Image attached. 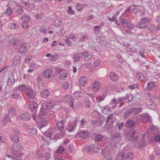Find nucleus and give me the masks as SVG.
Returning a JSON list of instances; mask_svg holds the SVG:
<instances>
[{
    "label": "nucleus",
    "mask_w": 160,
    "mask_h": 160,
    "mask_svg": "<svg viewBox=\"0 0 160 160\" xmlns=\"http://www.w3.org/2000/svg\"><path fill=\"white\" fill-rule=\"evenodd\" d=\"M128 20L126 17L124 16V14H122V15L119 17L118 19L116 20L115 21V23L118 26H120L121 24L122 26L123 27L125 25L127 22Z\"/></svg>",
    "instance_id": "f257e3e1"
},
{
    "label": "nucleus",
    "mask_w": 160,
    "mask_h": 160,
    "mask_svg": "<svg viewBox=\"0 0 160 160\" xmlns=\"http://www.w3.org/2000/svg\"><path fill=\"white\" fill-rule=\"evenodd\" d=\"M16 114V110L13 107H11L8 110V115L6 116L4 118V120H6L7 122H11V120L10 118L13 116L15 115Z\"/></svg>",
    "instance_id": "f03ea898"
},
{
    "label": "nucleus",
    "mask_w": 160,
    "mask_h": 160,
    "mask_svg": "<svg viewBox=\"0 0 160 160\" xmlns=\"http://www.w3.org/2000/svg\"><path fill=\"white\" fill-rule=\"evenodd\" d=\"M41 107L38 116L40 118H42L43 116H45L48 113V109L43 104H41Z\"/></svg>",
    "instance_id": "7ed1b4c3"
},
{
    "label": "nucleus",
    "mask_w": 160,
    "mask_h": 160,
    "mask_svg": "<svg viewBox=\"0 0 160 160\" xmlns=\"http://www.w3.org/2000/svg\"><path fill=\"white\" fill-rule=\"evenodd\" d=\"M18 49L20 53L25 54V52L27 51L26 43H22L18 46Z\"/></svg>",
    "instance_id": "20e7f679"
},
{
    "label": "nucleus",
    "mask_w": 160,
    "mask_h": 160,
    "mask_svg": "<svg viewBox=\"0 0 160 160\" xmlns=\"http://www.w3.org/2000/svg\"><path fill=\"white\" fill-rule=\"evenodd\" d=\"M32 117V115L28 112H26L20 115V118L23 121H28Z\"/></svg>",
    "instance_id": "39448f33"
},
{
    "label": "nucleus",
    "mask_w": 160,
    "mask_h": 160,
    "mask_svg": "<svg viewBox=\"0 0 160 160\" xmlns=\"http://www.w3.org/2000/svg\"><path fill=\"white\" fill-rule=\"evenodd\" d=\"M142 116V119L143 121L145 122H149V123L152 122L151 118L148 113H143Z\"/></svg>",
    "instance_id": "423d86ee"
},
{
    "label": "nucleus",
    "mask_w": 160,
    "mask_h": 160,
    "mask_svg": "<svg viewBox=\"0 0 160 160\" xmlns=\"http://www.w3.org/2000/svg\"><path fill=\"white\" fill-rule=\"evenodd\" d=\"M100 84L98 81H95L92 84V89L94 92H98L100 89Z\"/></svg>",
    "instance_id": "0eeeda50"
},
{
    "label": "nucleus",
    "mask_w": 160,
    "mask_h": 160,
    "mask_svg": "<svg viewBox=\"0 0 160 160\" xmlns=\"http://www.w3.org/2000/svg\"><path fill=\"white\" fill-rule=\"evenodd\" d=\"M42 104L48 110L52 108L55 105L54 102L52 100L49 101L46 103H43Z\"/></svg>",
    "instance_id": "6e6552de"
},
{
    "label": "nucleus",
    "mask_w": 160,
    "mask_h": 160,
    "mask_svg": "<svg viewBox=\"0 0 160 160\" xmlns=\"http://www.w3.org/2000/svg\"><path fill=\"white\" fill-rule=\"evenodd\" d=\"M122 137V134L121 133L114 134L112 137V139L115 142L118 143L121 141Z\"/></svg>",
    "instance_id": "1a4fd4ad"
},
{
    "label": "nucleus",
    "mask_w": 160,
    "mask_h": 160,
    "mask_svg": "<svg viewBox=\"0 0 160 160\" xmlns=\"http://www.w3.org/2000/svg\"><path fill=\"white\" fill-rule=\"evenodd\" d=\"M12 150L13 152L14 151L15 152L17 151H20L23 149V147L18 144H13L12 146Z\"/></svg>",
    "instance_id": "9d476101"
},
{
    "label": "nucleus",
    "mask_w": 160,
    "mask_h": 160,
    "mask_svg": "<svg viewBox=\"0 0 160 160\" xmlns=\"http://www.w3.org/2000/svg\"><path fill=\"white\" fill-rule=\"evenodd\" d=\"M123 160H132L134 156L133 153L132 152L126 154L123 153Z\"/></svg>",
    "instance_id": "9b49d317"
},
{
    "label": "nucleus",
    "mask_w": 160,
    "mask_h": 160,
    "mask_svg": "<svg viewBox=\"0 0 160 160\" xmlns=\"http://www.w3.org/2000/svg\"><path fill=\"white\" fill-rule=\"evenodd\" d=\"M109 77L112 81H117L118 78V75L114 72H111L109 75Z\"/></svg>",
    "instance_id": "f8f14e48"
},
{
    "label": "nucleus",
    "mask_w": 160,
    "mask_h": 160,
    "mask_svg": "<svg viewBox=\"0 0 160 160\" xmlns=\"http://www.w3.org/2000/svg\"><path fill=\"white\" fill-rule=\"evenodd\" d=\"M29 107L30 109L35 112L36 111L38 108L37 103L35 102L32 101L29 104Z\"/></svg>",
    "instance_id": "ddd939ff"
},
{
    "label": "nucleus",
    "mask_w": 160,
    "mask_h": 160,
    "mask_svg": "<svg viewBox=\"0 0 160 160\" xmlns=\"http://www.w3.org/2000/svg\"><path fill=\"white\" fill-rule=\"evenodd\" d=\"M64 70L63 69L59 68V69L57 71V72L60 73L59 75V78L61 79H65L67 76V74L65 72H62Z\"/></svg>",
    "instance_id": "4468645a"
},
{
    "label": "nucleus",
    "mask_w": 160,
    "mask_h": 160,
    "mask_svg": "<svg viewBox=\"0 0 160 160\" xmlns=\"http://www.w3.org/2000/svg\"><path fill=\"white\" fill-rule=\"evenodd\" d=\"M21 60V57L18 55H16L13 59L12 63L14 64L13 67H15L14 65L18 63L20 64Z\"/></svg>",
    "instance_id": "2eb2a0df"
},
{
    "label": "nucleus",
    "mask_w": 160,
    "mask_h": 160,
    "mask_svg": "<svg viewBox=\"0 0 160 160\" xmlns=\"http://www.w3.org/2000/svg\"><path fill=\"white\" fill-rule=\"evenodd\" d=\"M23 155V154L22 153H17L16 152H13V159L20 160L22 157Z\"/></svg>",
    "instance_id": "dca6fc26"
},
{
    "label": "nucleus",
    "mask_w": 160,
    "mask_h": 160,
    "mask_svg": "<svg viewBox=\"0 0 160 160\" xmlns=\"http://www.w3.org/2000/svg\"><path fill=\"white\" fill-rule=\"evenodd\" d=\"M94 139L95 142H100L102 141L103 138L102 135L98 133H95L94 134Z\"/></svg>",
    "instance_id": "f3484780"
},
{
    "label": "nucleus",
    "mask_w": 160,
    "mask_h": 160,
    "mask_svg": "<svg viewBox=\"0 0 160 160\" xmlns=\"http://www.w3.org/2000/svg\"><path fill=\"white\" fill-rule=\"evenodd\" d=\"M19 90H17V89H14L13 92L12 93L11 97L12 98H17L19 96Z\"/></svg>",
    "instance_id": "a211bd4d"
},
{
    "label": "nucleus",
    "mask_w": 160,
    "mask_h": 160,
    "mask_svg": "<svg viewBox=\"0 0 160 160\" xmlns=\"http://www.w3.org/2000/svg\"><path fill=\"white\" fill-rule=\"evenodd\" d=\"M125 126L126 128H131L135 126V125L132 120L129 119L127 121L125 124Z\"/></svg>",
    "instance_id": "6ab92c4d"
},
{
    "label": "nucleus",
    "mask_w": 160,
    "mask_h": 160,
    "mask_svg": "<svg viewBox=\"0 0 160 160\" xmlns=\"http://www.w3.org/2000/svg\"><path fill=\"white\" fill-rule=\"evenodd\" d=\"M52 74L51 70L49 69H47L45 70L43 74V76L47 78H50Z\"/></svg>",
    "instance_id": "aec40b11"
},
{
    "label": "nucleus",
    "mask_w": 160,
    "mask_h": 160,
    "mask_svg": "<svg viewBox=\"0 0 160 160\" xmlns=\"http://www.w3.org/2000/svg\"><path fill=\"white\" fill-rule=\"evenodd\" d=\"M28 91L27 92V94L28 95L29 98H33L35 96V94L33 92L32 89L31 88H27Z\"/></svg>",
    "instance_id": "412c9836"
},
{
    "label": "nucleus",
    "mask_w": 160,
    "mask_h": 160,
    "mask_svg": "<svg viewBox=\"0 0 160 160\" xmlns=\"http://www.w3.org/2000/svg\"><path fill=\"white\" fill-rule=\"evenodd\" d=\"M49 92L47 89L42 90L40 93L41 96L43 98H47L49 95Z\"/></svg>",
    "instance_id": "4be33fe9"
},
{
    "label": "nucleus",
    "mask_w": 160,
    "mask_h": 160,
    "mask_svg": "<svg viewBox=\"0 0 160 160\" xmlns=\"http://www.w3.org/2000/svg\"><path fill=\"white\" fill-rule=\"evenodd\" d=\"M156 87V84L153 82H149L147 83V88L148 90H152Z\"/></svg>",
    "instance_id": "5701e85b"
},
{
    "label": "nucleus",
    "mask_w": 160,
    "mask_h": 160,
    "mask_svg": "<svg viewBox=\"0 0 160 160\" xmlns=\"http://www.w3.org/2000/svg\"><path fill=\"white\" fill-rule=\"evenodd\" d=\"M92 150L93 152L95 153H98L100 151V147L96 143L92 146Z\"/></svg>",
    "instance_id": "b1692460"
},
{
    "label": "nucleus",
    "mask_w": 160,
    "mask_h": 160,
    "mask_svg": "<svg viewBox=\"0 0 160 160\" xmlns=\"http://www.w3.org/2000/svg\"><path fill=\"white\" fill-rule=\"evenodd\" d=\"M148 102L147 103V106L148 108L151 109H155L156 108V105L153 102L150 100H148Z\"/></svg>",
    "instance_id": "393cba45"
},
{
    "label": "nucleus",
    "mask_w": 160,
    "mask_h": 160,
    "mask_svg": "<svg viewBox=\"0 0 160 160\" xmlns=\"http://www.w3.org/2000/svg\"><path fill=\"white\" fill-rule=\"evenodd\" d=\"M78 136L80 138H86L88 136V132L85 131H81L78 133Z\"/></svg>",
    "instance_id": "a878e982"
},
{
    "label": "nucleus",
    "mask_w": 160,
    "mask_h": 160,
    "mask_svg": "<svg viewBox=\"0 0 160 160\" xmlns=\"http://www.w3.org/2000/svg\"><path fill=\"white\" fill-rule=\"evenodd\" d=\"M14 82L15 79L13 76H12L8 78L7 82L8 85V86H12L14 84Z\"/></svg>",
    "instance_id": "bb28decb"
},
{
    "label": "nucleus",
    "mask_w": 160,
    "mask_h": 160,
    "mask_svg": "<svg viewBox=\"0 0 160 160\" xmlns=\"http://www.w3.org/2000/svg\"><path fill=\"white\" fill-rule=\"evenodd\" d=\"M137 26L138 28L141 29H144L146 28L147 27V25L146 23L141 22L137 23Z\"/></svg>",
    "instance_id": "cd10ccee"
},
{
    "label": "nucleus",
    "mask_w": 160,
    "mask_h": 160,
    "mask_svg": "<svg viewBox=\"0 0 160 160\" xmlns=\"http://www.w3.org/2000/svg\"><path fill=\"white\" fill-rule=\"evenodd\" d=\"M132 113L133 111H132L131 108L128 110L124 115V119H127V118L129 117L131 114Z\"/></svg>",
    "instance_id": "c85d7f7f"
},
{
    "label": "nucleus",
    "mask_w": 160,
    "mask_h": 160,
    "mask_svg": "<svg viewBox=\"0 0 160 160\" xmlns=\"http://www.w3.org/2000/svg\"><path fill=\"white\" fill-rule=\"evenodd\" d=\"M136 76L137 77L140 81H143L144 82L146 81L147 79L142 74H137Z\"/></svg>",
    "instance_id": "c756f323"
},
{
    "label": "nucleus",
    "mask_w": 160,
    "mask_h": 160,
    "mask_svg": "<svg viewBox=\"0 0 160 160\" xmlns=\"http://www.w3.org/2000/svg\"><path fill=\"white\" fill-rule=\"evenodd\" d=\"M87 79L85 77H83L79 79V83L81 85L84 86L86 84Z\"/></svg>",
    "instance_id": "7c9ffc66"
},
{
    "label": "nucleus",
    "mask_w": 160,
    "mask_h": 160,
    "mask_svg": "<svg viewBox=\"0 0 160 160\" xmlns=\"http://www.w3.org/2000/svg\"><path fill=\"white\" fill-rule=\"evenodd\" d=\"M11 139L13 142L17 143L19 141V136L17 135H12Z\"/></svg>",
    "instance_id": "2f4dec72"
},
{
    "label": "nucleus",
    "mask_w": 160,
    "mask_h": 160,
    "mask_svg": "<svg viewBox=\"0 0 160 160\" xmlns=\"http://www.w3.org/2000/svg\"><path fill=\"white\" fill-rule=\"evenodd\" d=\"M47 124L46 120L45 119H42L39 122V127L41 128L47 125Z\"/></svg>",
    "instance_id": "473e14b6"
},
{
    "label": "nucleus",
    "mask_w": 160,
    "mask_h": 160,
    "mask_svg": "<svg viewBox=\"0 0 160 160\" xmlns=\"http://www.w3.org/2000/svg\"><path fill=\"white\" fill-rule=\"evenodd\" d=\"M127 137V139L128 141H132L134 142H136L137 141V138L134 136H128Z\"/></svg>",
    "instance_id": "72a5a7b5"
},
{
    "label": "nucleus",
    "mask_w": 160,
    "mask_h": 160,
    "mask_svg": "<svg viewBox=\"0 0 160 160\" xmlns=\"http://www.w3.org/2000/svg\"><path fill=\"white\" fill-rule=\"evenodd\" d=\"M27 88V87L26 85L23 84L19 85L18 86V90H19L20 92L24 91Z\"/></svg>",
    "instance_id": "f704fd0d"
},
{
    "label": "nucleus",
    "mask_w": 160,
    "mask_h": 160,
    "mask_svg": "<svg viewBox=\"0 0 160 160\" xmlns=\"http://www.w3.org/2000/svg\"><path fill=\"white\" fill-rule=\"evenodd\" d=\"M131 109L132 111H133V112H134V113H138L141 112L142 110V108H141L136 107Z\"/></svg>",
    "instance_id": "c9c22d12"
},
{
    "label": "nucleus",
    "mask_w": 160,
    "mask_h": 160,
    "mask_svg": "<svg viewBox=\"0 0 160 160\" xmlns=\"http://www.w3.org/2000/svg\"><path fill=\"white\" fill-rule=\"evenodd\" d=\"M132 121L133 122H134L135 126L139 125L141 122V119L137 118H135Z\"/></svg>",
    "instance_id": "e433bc0d"
},
{
    "label": "nucleus",
    "mask_w": 160,
    "mask_h": 160,
    "mask_svg": "<svg viewBox=\"0 0 160 160\" xmlns=\"http://www.w3.org/2000/svg\"><path fill=\"white\" fill-rule=\"evenodd\" d=\"M38 81V85L39 87V88H40V86H42L44 83V82L39 77H38L37 79Z\"/></svg>",
    "instance_id": "4c0bfd02"
},
{
    "label": "nucleus",
    "mask_w": 160,
    "mask_h": 160,
    "mask_svg": "<svg viewBox=\"0 0 160 160\" xmlns=\"http://www.w3.org/2000/svg\"><path fill=\"white\" fill-rule=\"evenodd\" d=\"M139 86V84H135L129 85L128 88L129 89L133 90L135 88H138Z\"/></svg>",
    "instance_id": "58836bf2"
},
{
    "label": "nucleus",
    "mask_w": 160,
    "mask_h": 160,
    "mask_svg": "<svg viewBox=\"0 0 160 160\" xmlns=\"http://www.w3.org/2000/svg\"><path fill=\"white\" fill-rule=\"evenodd\" d=\"M104 158L106 160H112L113 158L111 154L108 152L104 156Z\"/></svg>",
    "instance_id": "ea45409f"
},
{
    "label": "nucleus",
    "mask_w": 160,
    "mask_h": 160,
    "mask_svg": "<svg viewBox=\"0 0 160 160\" xmlns=\"http://www.w3.org/2000/svg\"><path fill=\"white\" fill-rule=\"evenodd\" d=\"M137 133L136 130L134 129H132L129 130L128 132V136H134Z\"/></svg>",
    "instance_id": "a19ab883"
},
{
    "label": "nucleus",
    "mask_w": 160,
    "mask_h": 160,
    "mask_svg": "<svg viewBox=\"0 0 160 160\" xmlns=\"http://www.w3.org/2000/svg\"><path fill=\"white\" fill-rule=\"evenodd\" d=\"M57 126L58 129L60 130H62L64 128V122L62 121L58 122Z\"/></svg>",
    "instance_id": "79ce46f5"
},
{
    "label": "nucleus",
    "mask_w": 160,
    "mask_h": 160,
    "mask_svg": "<svg viewBox=\"0 0 160 160\" xmlns=\"http://www.w3.org/2000/svg\"><path fill=\"white\" fill-rule=\"evenodd\" d=\"M134 26V25H133L132 23H128V22L127 23L125 24L124 26H123L124 27H127L128 28L130 29H132Z\"/></svg>",
    "instance_id": "37998d69"
},
{
    "label": "nucleus",
    "mask_w": 160,
    "mask_h": 160,
    "mask_svg": "<svg viewBox=\"0 0 160 160\" xmlns=\"http://www.w3.org/2000/svg\"><path fill=\"white\" fill-rule=\"evenodd\" d=\"M70 86V84L68 82H64L62 86V87L63 88L67 89L69 88Z\"/></svg>",
    "instance_id": "c03bdc74"
},
{
    "label": "nucleus",
    "mask_w": 160,
    "mask_h": 160,
    "mask_svg": "<svg viewBox=\"0 0 160 160\" xmlns=\"http://www.w3.org/2000/svg\"><path fill=\"white\" fill-rule=\"evenodd\" d=\"M5 13L7 15H10L12 13V9L10 7H8L6 10Z\"/></svg>",
    "instance_id": "a18cd8bd"
},
{
    "label": "nucleus",
    "mask_w": 160,
    "mask_h": 160,
    "mask_svg": "<svg viewBox=\"0 0 160 160\" xmlns=\"http://www.w3.org/2000/svg\"><path fill=\"white\" fill-rule=\"evenodd\" d=\"M68 95L65 96L63 97V99H66V98H69L70 101V104L71 105V106L72 108H73V98L72 97H68Z\"/></svg>",
    "instance_id": "49530a36"
},
{
    "label": "nucleus",
    "mask_w": 160,
    "mask_h": 160,
    "mask_svg": "<svg viewBox=\"0 0 160 160\" xmlns=\"http://www.w3.org/2000/svg\"><path fill=\"white\" fill-rule=\"evenodd\" d=\"M12 130L13 133L12 135H17L18 136L20 135L19 130L18 129L13 128L12 129Z\"/></svg>",
    "instance_id": "de8ad7c7"
},
{
    "label": "nucleus",
    "mask_w": 160,
    "mask_h": 160,
    "mask_svg": "<svg viewBox=\"0 0 160 160\" xmlns=\"http://www.w3.org/2000/svg\"><path fill=\"white\" fill-rule=\"evenodd\" d=\"M140 20L141 22H144L146 23V22L148 23L150 22L151 21L150 19L149 18L146 17L142 18Z\"/></svg>",
    "instance_id": "09e8293b"
},
{
    "label": "nucleus",
    "mask_w": 160,
    "mask_h": 160,
    "mask_svg": "<svg viewBox=\"0 0 160 160\" xmlns=\"http://www.w3.org/2000/svg\"><path fill=\"white\" fill-rule=\"evenodd\" d=\"M93 55L92 54H90L86 56L83 59L85 61H89V60L93 58Z\"/></svg>",
    "instance_id": "8fccbe9b"
},
{
    "label": "nucleus",
    "mask_w": 160,
    "mask_h": 160,
    "mask_svg": "<svg viewBox=\"0 0 160 160\" xmlns=\"http://www.w3.org/2000/svg\"><path fill=\"white\" fill-rule=\"evenodd\" d=\"M22 28L26 29L28 27L29 23L25 21L22 23Z\"/></svg>",
    "instance_id": "3c124183"
},
{
    "label": "nucleus",
    "mask_w": 160,
    "mask_h": 160,
    "mask_svg": "<svg viewBox=\"0 0 160 160\" xmlns=\"http://www.w3.org/2000/svg\"><path fill=\"white\" fill-rule=\"evenodd\" d=\"M99 120L100 121L98 123V125L100 126H101L102 125V123H103L105 118L104 117L102 116L100 117Z\"/></svg>",
    "instance_id": "603ef678"
},
{
    "label": "nucleus",
    "mask_w": 160,
    "mask_h": 160,
    "mask_svg": "<svg viewBox=\"0 0 160 160\" xmlns=\"http://www.w3.org/2000/svg\"><path fill=\"white\" fill-rule=\"evenodd\" d=\"M62 136L60 134H56L53 138L52 139L54 140L55 141H56L57 139H59L62 138Z\"/></svg>",
    "instance_id": "864d4df0"
},
{
    "label": "nucleus",
    "mask_w": 160,
    "mask_h": 160,
    "mask_svg": "<svg viewBox=\"0 0 160 160\" xmlns=\"http://www.w3.org/2000/svg\"><path fill=\"white\" fill-rule=\"evenodd\" d=\"M122 154H118L117 156L116 160H122V159L123 158V152H122Z\"/></svg>",
    "instance_id": "5fc2aeb1"
},
{
    "label": "nucleus",
    "mask_w": 160,
    "mask_h": 160,
    "mask_svg": "<svg viewBox=\"0 0 160 160\" xmlns=\"http://www.w3.org/2000/svg\"><path fill=\"white\" fill-rule=\"evenodd\" d=\"M83 94L80 92H76L74 93V95L75 97H82Z\"/></svg>",
    "instance_id": "6e6d98bb"
},
{
    "label": "nucleus",
    "mask_w": 160,
    "mask_h": 160,
    "mask_svg": "<svg viewBox=\"0 0 160 160\" xmlns=\"http://www.w3.org/2000/svg\"><path fill=\"white\" fill-rule=\"evenodd\" d=\"M74 11L72 10V7L71 6H70L68 7V12L70 15H72L74 14Z\"/></svg>",
    "instance_id": "4d7b16f0"
},
{
    "label": "nucleus",
    "mask_w": 160,
    "mask_h": 160,
    "mask_svg": "<svg viewBox=\"0 0 160 160\" xmlns=\"http://www.w3.org/2000/svg\"><path fill=\"white\" fill-rule=\"evenodd\" d=\"M37 132V130L35 128H31L30 129L29 133L32 135L36 134Z\"/></svg>",
    "instance_id": "13d9d810"
},
{
    "label": "nucleus",
    "mask_w": 160,
    "mask_h": 160,
    "mask_svg": "<svg viewBox=\"0 0 160 160\" xmlns=\"http://www.w3.org/2000/svg\"><path fill=\"white\" fill-rule=\"evenodd\" d=\"M64 151V148L63 146L60 147L57 150V152L59 153H62Z\"/></svg>",
    "instance_id": "bf43d9fd"
},
{
    "label": "nucleus",
    "mask_w": 160,
    "mask_h": 160,
    "mask_svg": "<svg viewBox=\"0 0 160 160\" xmlns=\"http://www.w3.org/2000/svg\"><path fill=\"white\" fill-rule=\"evenodd\" d=\"M23 10L22 9L19 8L17 9L16 12L17 14L18 15L21 14L23 12Z\"/></svg>",
    "instance_id": "052dcab7"
},
{
    "label": "nucleus",
    "mask_w": 160,
    "mask_h": 160,
    "mask_svg": "<svg viewBox=\"0 0 160 160\" xmlns=\"http://www.w3.org/2000/svg\"><path fill=\"white\" fill-rule=\"evenodd\" d=\"M11 43H12L14 45H17L18 43V40L17 39L13 38L11 41Z\"/></svg>",
    "instance_id": "680f3d73"
},
{
    "label": "nucleus",
    "mask_w": 160,
    "mask_h": 160,
    "mask_svg": "<svg viewBox=\"0 0 160 160\" xmlns=\"http://www.w3.org/2000/svg\"><path fill=\"white\" fill-rule=\"evenodd\" d=\"M88 37V35L86 34H83L82 35V38H81L79 41L81 42H83L85 41V38H87Z\"/></svg>",
    "instance_id": "e2e57ef3"
},
{
    "label": "nucleus",
    "mask_w": 160,
    "mask_h": 160,
    "mask_svg": "<svg viewBox=\"0 0 160 160\" xmlns=\"http://www.w3.org/2000/svg\"><path fill=\"white\" fill-rule=\"evenodd\" d=\"M113 102L114 103L115 105L113 106V107H116L117 104L118 103V98L117 99L116 98H114L112 100Z\"/></svg>",
    "instance_id": "0e129e2a"
},
{
    "label": "nucleus",
    "mask_w": 160,
    "mask_h": 160,
    "mask_svg": "<svg viewBox=\"0 0 160 160\" xmlns=\"http://www.w3.org/2000/svg\"><path fill=\"white\" fill-rule=\"evenodd\" d=\"M75 129L74 127H73L72 126H68L67 128V129L68 131L70 132H71L72 130Z\"/></svg>",
    "instance_id": "69168bd1"
},
{
    "label": "nucleus",
    "mask_w": 160,
    "mask_h": 160,
    "mask_svg": "<svg viewBox=\"0 0 160 160\" xmlns=\"http://www.w3.org/2000/svg\"><path fill=\"white\" fill-rule=\"evenodd\" d=\"M154 139L157 142H160V135H156L154 137Z\"/></svg>",
    "instance_id": "338daca9"
},
{
    "label": "nucleus",
    "mask_w": 160,
    "mask_h": 160,
    "mask_svg": "<svg viewBox=\"0 0 160 160\" xmlns=\"http://www.w3.org/2000/svg\"><path fill=\"white\" fill-rule=\"evenodd\" d=\"M100 65V62L99 61L96 60L94 62L93 66L94 67H97Z\"/></svg>",
    "instance_id": "774afa93"
}]
</instances>
